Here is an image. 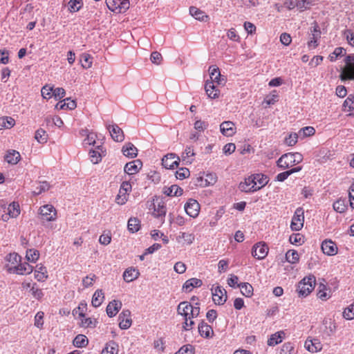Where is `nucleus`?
Returning <instances> with one entry per match:
<instances>
[{
    "label": "nucleus",
    "mask_w": 354,
    "mask_h": 354,
    "mask_svg": "<svg viewBox=\"0 0 354 354\" xmlns=\"http://www.w3.org/2000/svg\"><path fill=\"white\" fill-rule=\"evenodd\" d=\"M128 230L131 233L137 232L140 228V221L138 218L131 217L128 221Z\"/></svg>",
    "instance_id": "2f4dec72"
},
{
    "label": "nucleus",
    "mask_w": 354,
    "mask_h": 354,
    "mask_svg": "<svg viewBox=\"0 0 354 354\" xmlns=\"http://www.w3.org/2000/svg\"><path fill=\"white\" fill-rule=\"evenodd\" d=\"M123 154L130 158H136L138 155L137 148L131 142L126 144L122 149Z\"/></svg>",
    "instance_id": "b1692460"
},
{
    "label": "nucleus",
    "mask_w": 354,
    "mask_h": 354,
    "mask_svg": "<svg viewBox=\"0 0 354 354\" xmlns=\"http://www.w3.org/2000/svg\"><path fill=\"white\" fill-rule=\"evenodd\" d=\"M237 286L241 288V292L244 296L250 297L253 295V287L249 283H240Z\"/></svg>",
    "instance_id": "e433bc0d"
},
{
    "label": "nucleus",
    "mask_w": 354,
    "mask_h": 354,
    "mask_svg": "<svg viewBox=\"0 0 354 354\" xmlns=\"http://www.w3.org/2000/svg\"><path fill=\"white\" fill-rule=\"evenodd\" d=\"M88 339L84 335H77L73 339V345L77 348L85 347L88 344Z\"/></svg>",
    "instance_id": "58836bf2"
},
{
    "label": "nucleus",
    "mask_w": 354,
    "mask_h": 354,
    "mask_svg": "<svg viewBox=\"0 0 354 354\" xmlns=\"http://www.w3.org/2000/svg\"><path fill=\"white\" fill-rule=\"evenodd\" d=\"M298 135L297 133H290L286 138L285 142L288 146H294L297 142Z\"/></svg>",
    "instance_id": "0e129e2a"
},
{
    "label": "nucleus",
    "mask_w": 354,
    "mask_h": 354,
    "mask_svg": "<svg viewBox=\"0 0 354 354\" xmlns=\"http://www.w3.org/2000/svg\"><path fill=\"white\" fill-rule=\"evenodd\" d=\"M323 325L325 326L324 333L326 336L330 337L332 335L335 330V324L330 321V319H324L323 321Z\"/></svg>",
    "instance_id": "a19ab883"
},
{
    "label": "nucleus",
    "mask_w": 354,
    "mask_h": 354,
    "mask_svg": "<svg viewBox=\"0 0 354 354\" xmlns=\"http://www.w3.org/2000/svg\"><path fill=\"white\" fill-rule=\"evenodd\" d=\"M315 285V277L308 276L304 277L298 283L297 292L299 297H306L314 289Z\"/></svg>",
    "instance_id": "f03ea898"
},
{
    "label": "nucleus",
    "mask_w": 354,
    "mask_h": 354,
    "mask_svg": "<svg viewBox=\"0 0 354 354\" xmlns=\"http://www.w3.org/2000/svg\"><path fill=\"white\" fill-rule=\"evenodd\" d=\"M27 260L30 262H35L39 257V252L35 249H29L26 251Z\"/></svg>",
    "instance_id": "09e8293b"
},
{
    "label": "nucleus",
    "mask_w": 354,
    "mask_h": 354,
    "mask_svg": "<svg viewBox=\"0 0 354 354\" xmlns=\"http://www.w3.org/2000/svg\"><path fill=\"white\" fill-rule=\"evenodd\" d=\"M315 133V129L313 127H306L302 128L299 131V134H302L303 137H308L314 135Z\"/></svg>",
    "instance_id": "e2e57ef3"
},
{
    "label": "nucleus",
    "mask_w": 354,
    "mask_h": 354,
    "mask_svg": "<svg viewBox=\"0 0 354 354\" xmlns=\"http://www.w3.org/2000/svg\"><path fill=\"white\" fill-rule=\"evenodd\" d=\"M180 158L175 153H168L162 159V165L166 169H174L179 165Z\"/></svg>",
    "instance_id": "6e6552de"
},
{
    "label": "nucleus",
    "mask_w": 354,
    "mask_h": 354,
    "mask_svg": "<svg viewBox=\"0 0 354 354\" xmlns=\"http://www.w3.org/2000/svg\"><path fill=\"white\" fill-rule=\"evenodd\" d=\"M284 335L285 334L283 331H279L274 334H272L268 340V344L269 346H273L281 343Z\"/></svg>",
    "instance_id": "7c9ffc66"
},
{
    "label": "nucleus",
    "mask_w": 354,
    "mask_h": 354,
    "mask_svg": "<svg viewBox=\"0 0 354 354\" xmlns=\"http://www.w3.org/2000/svg\"><path fill=\"white\" fill-rule=\"evenodd\" d=\"M119 326L121 329L126 330L130 328L132 324L131 318V311L129 310H123L118 316Z\"/></svg>",
    "instance_id": "f8f14e48"
},
{
    "label": "nucleus",
    "mask_w": 354,
    "mask_h": 354,
    "mask_svg": "<svg viewBox=\"0 0 354 354\" xmlns=\"http://www.w3.org/2000/svg\"><path fill=\"white\" fill-rule=\"evenodd\" d=\"M345 53V49L342 47H337L334 50L333 53L329 55V59L330 62H335L336 59L343 55Z\"/></svg>",
    "instance_id": "4d7b16f0"
},
{
    "label": "nucleus",
    "mask_w": 354,
    "mask_h": 354,
    "mask_svg": "<svg viewBox=\"0 0 354 354\" xmlns=\"http://www.w3.org/2000/svg\"><path fill=\"white\" fill-rule=\"evenodd\" d=\"M118 344L114 341H109L106 344L101 354H118Z\"/></svg>",
    "instance_id": "c756f323"
},
{
    "label": "nucleus",
    "mask_w": 354,
    "mask_h": 354,
    "mask_svg": "<svg viewBox=\"0 0 354 354\" xmlns=\"http://www.w3.org/2000/svg\"><path fill=\"white\" fill-rule=\"evenodd\" d=\"M268 253V247L265 243L259 242L252 247V254L257 259H264Z\"/></svg>",
    "instance_id": "0eeeda50"
},
{
    "label": "nucleus",
    "mask_w": 354,
    "mask_h": 354,
    "mask_svg": "<svg viewBox=\"0 0 354 354\" xmlns=\"http://www.w3.org/2000/svg\"><path fill=\"white\" fill-rule=\"evenodd\" d=\"M8 212L1 216L3 221H8L10 218H17L20 214V208L18 203L13 202L7 207Z\"/></svg>",
    "instance_id": "9d476101"
},
{
    "label": "nucleus",
    "mask_w": 354,
    "mask_h": 354,
    "mask_svg": "<svg viewBox=\"0 0 354 354\" xmlns=\"http://www.w3.org/2000/svg\"><path fill=\"white\" fill-rule=\"evenodd\" d=\"M104 298V293H103L102 290H97L94 292L93 297H92V301H91L92 306L95 308L99 307L102 304Z\"/></svg>",
    "instance_id": "c9c22d12"
},
{
    "label": "nucleus",
    "mask_w": 354,
    "mask_h": 354,
    "mask_svg": "<svg viewBox=\"0 0 354 354\" xmlns=\"http://www.w3.org/2000/svg\"><path fill=\"white\" fill-rule=\"evenodd\" d=\"M122 308V302L119 300H113L106 306V314L109 317H113Z\"/></svg>",
    "instance_id": "a211bd4d"
},
{
    "label": "nucleus",
    "mask_w": 354,
    "mask_h": 354,
    "mask_svg": "<svg viewBox=\"0 0 354 354\" xmlns=\"http://www.w3.org/2000/svg\"><path fill=\"white\" fill-rule=\"evenodd\" d=\"M343 106L345 108L348 107V111L354 110V95H349L344 101Z\"/></svg>",
    "instance_id": "13d9d810"
},
{
    "label": "nucleus",
    "mask_w": 354,
    "mask_h": 354,
    "mask_svg": "<svg viewBox=\"0 0 354 354\" xmlns=\"http://www.w3.org/2000/svg\"><path fill=\"white\" fill-rule=\"evenodd\" d=\"M35 277L39 281H43L47 279L46 269L42 265H37L35 272Z\"/></svg>",
    "instance_id": "f704fd0d"
},
{
    "label": "nucleus",
    "mask_w": 354,
    "mask_h": 354,
    "mask_svg": "<svg viewBox=\"0 0 354 354\" xmlns=\"http://www.w3.org/2000/svg\"><path fill=\"white\" fill-rule=\"evenodd\" d=\"M286 259L290 263H296L299 259V254L296 250H290L286 254Z\"/></svg>",
    "instance_id": "c03bdc74"
},
{
    "label": "nucleus",
    "mask_w": 354,
    "mask_h": 354,
    "mask_svg": "<svg viewBox=\"0 0 354 354\" xmlns=\"http://www.w3.org/2000/svg\"><path fill=\"white\" fill-rule=\"evenodd\" d=\"M203 284V282L201 279L196 278H192L187 280L183 286V290L185 292L192 291L193 288H198L201 287Z\"/></svg>",
    "instance_id": "412c9836"
},
{
    "label": "nucleus",
    "mask_w": 354,
    "mask_h": 354,
    "mask_svg": "<svg viewBox=\"0 0 354 354\" xmlns=\"http://www.w3.org/2000/svg\"><path fill=\"white\" fill-rule=\"evenodd\" d=\"M82 5V0H70L68 2V10L71 12H77Z\"/></svg>",
    "instance_id": "49530a36"
},
{
    "label": "nucleus",
    "mask_w": 354,
    "mask_h": 354,
    "mask_svg": "<svg viewBox=\"0 0 354 354\" xmlns=\"http://www.w3.org/2000/svg\"><path fill=\"white\" fill-rule=\"evenodd\" d=\"M36 284L34 283L32 287L30 289V291L32 292V296L37 299H40L44 296V293L42 292L41 289H39L37 287H35Z\"/></svg>",
    "instance_id": "338daca9"
},
{
    "label": "nucleus",
    "mask_w": 354,
    "mask_h": 354,
    "mask_svg": "<svg viewBox=\"0 0 354 354\" xmlns=\"http://www.w3.org/2000/svg\"><path fill=\"white\" fill-rule=\"evenodd\" d=\"M82 319L81 326L82 327L93 328L96 326L97 322L95 319L93 320L90 317L85 318V317H82Z\"/></svg>",
    "instance_id": "864d4df0"
},
{
    "label": "nucleus",
    "mask_w": 354,
    "mask_h": 354,
    "mask_svg": "<svg viewBox=\"0 0 354 354\" xmlns=\"http://www.w3.org/2000/svg\"><path fill=\"white\" fill-rule=\"evenodd\" d=\"M302 160V155L299 153H287L278 159L277 165L281 169H285L293 165L301 162Z\"/></svg>",
    "instance_id": "f257e3e1"
},
{
    "label": "nucleus",
    "mask_w": 354,
    "mask_h": 354,
    "mask_svg": "<svg viewBox=\"0 0 354 354\" xmlns=\"http://www.w3.org/2000/svg\"><path fill=\"white\" fill-rule=\"evenodd\" d=\"M303 236L300 234H293L290 236L289 237V241L292 244H299L301 245L302 243H304Z\"/></svg>",
    "instance_id": "bf43d9fd"
},
{
    "label": "nucleus",
    "mask_w": 354,
    "mask_h": 354,
    "mask_svg": "<svg viewBox=\"0 0 354 354\" xmlns=\"http://www.w3.org/2000/svg\"><path fill=\"white\" fill-rule=\"evenodd\" d=\"M10 272L13 270L18 274H30L33 270V267L28 263H21L18 266H15L12 268L8 269Z\"/></svg>",
    "instance_id": "f3484780"
},
{
    "label": "nucleus",
    "mask_w": 354,
    "mask_h": 354,
    "mask_svg": "<svg viewBox=\"0 0 354 354\" xmlns=\"http://www.w3.org/2000/svg\"><path fill=\"white\" fill-rule=\"evenodd\" d=\"M257 181L255 178L252 176L246 178L244 182H241L239 185V189L244 192H254L257 191Z\"/></svg>",
    "instance_id": "ddd939ff"
},
{
    "label": "nucleus",
    "mask_w": 354,
    "mask_h": 354,
    "mask_svg": "<svg viewBox=\"0 0 354 354\" xmlns=\"http://www.w3.org/2000/svg\"><path fill=\"white\" fill-rule=\"evenodd\" d=\"M205 89L209 97L214 99L218 97L219 91L216 88L214 82L207 81L205 85Z\"/></svg>",
    "instance_id": "393cba45"
},
{
    "label": "nucleus",
    "mask_w": 354,
    "mask_h": 354,
    "mask_svg": "<svg viewBox=\"0 0 354 354\" xmlns=\"http://www.w3.org/2000/svg\"><path fill=\"white\" fill-rule=\"evenodd\" d=\"M35 138L39 143H45L48 140V135L43 129H39L35 132Z\"/></svg>",
    "instance_id": "a18cd8bd"
},
{
    "label": "nucleus",
    "mask_w": 354,
    "mask_h": 354,
    "mask_svg": "<svg viewBox=\"0 0 354 354\" xmlns=\"http://www.w3.org/2000/svg\"><path fill=\"white\" fill-rule=\"evenodd\" d=\"M191 304L187 301L180 302L177 308V311L179 315L184 317V319L189 318L190 315Z\"/></svg>",
    "instance_id": "c85d7f7f"
},
{
    "label": "nucleus",
    "mask_w": 354,
    "mask_h": 354,
    "mask_svg": "<svg viewBox=\"0 0 354 354\" xmlns=\"http://www.w3.org/2000/svg\"><path fill=\"white\" fill-rule=\"evenodd\" d=\"M138 270L135 268H127L123 273V279L126 282H131L136 279L139 276Z\"/></svg>",
    "instance_id": "cd10ccee"
},
{
    "label": "nucleus",
    "mask_w": 354,
    "mask_h": 354,
    "mask_svg": "<svg viewBox=\"0 0 354 354\" xmlns=\"http://www.w3.org/2000/svg\"><path fill=\"white\" fill-rule=\"evenodd\" d=\"M86 310L87 304L83 301L80 302L79 306L73 310V313L78 314L80 317H84Z\"/></svg>",
    "instance_id": "3c124183"
},
{
    "label": "nucleus",
    "mask_w": 354,
    "mask_h": 354,
    "mask_svg": "<svg viewBox=\"0 0 354 354\" xmlns=\"http://www.w3.org/2000/svg\"><path fill=\"white\" fill-rule=\"evenodd\" d=\"M194 238L195 236L193 234L180 232L176 239L178 243H181L182 240H183V244L191 245L194 242Z\"/></svg>",
    "instance_id": "473e14b6"
},
{
    "label": "nucleus",
    "mask_w": 354,
    "mask_h": 354,
    "mask_svg": "<svg viewBox=\"0 0 354 354\" xmlns=\"http://www.w3.org/2000/svg\"><path fill=\"white\" fill-rule=\"evenodd\" d=\"M333 209L339 213H343L347 209L346 199H339L333 203Z\"/></svg>",
    "instance_id": "79ce46f5"
},
{
    "label": "nucleus",
    "mask_w": 354,
    "mask_h": 354,
    "mask_svg": "<svg viewBox=\"0 0 354 354\" xmlns=\"http://www.w3.org/2000/svg\"><path fill=\"white\" fill-rule=\"evenodd\" d=\"M108 129L112 138L116 142H122L124 139V135L122 129L117 124L109 126Z\"/></svg>",
    "instance_id": "dca6fc26"
},
{
    "label": "nucleus",
    "mask_w": 354,
    "mask_h": 354,
    "mask_svg": "<svg viewBox=\"0 0 354 354\" xmlns=\"http://www.w3.org/2000/svg\"><path fill=\"white\" fill-rule=\"evenodd\" d=\"M108 8L112 12L122 13L129 8V0H106Z\"/></svg>",
    "instance_id": "20e7f679"
},
{
    "label": "nucleus",
    "mask_w": 354,
    "mask_h": 354,
    "mask_svg": "<svg viewBox=\"0 0 354 354\" xmlns=\"http://www.w3.org/2000/svg\"><path fill=\"white\" fill-rule=\"evenodd\" d=\"M153 215L155 217L165 216L166 214V207L163 202H160L157 205L153 203Z\"/></svg>",
    "instance_id": "72a5a7b5"
},
{
    "label": "nucleus",
    "mask_w": 354,
    "mask_h": 354,
    "mask_svg": "<svg viewBox=\"0 0 354 354\" xmlns=\"http://www.w3.org/2000/svg\"><path fill=\"white\" fill-rule=\"evenodd\" d=\"M322 250L324 254L332 256L337 253V247L331 240H325L322 243Z\"/></svg>",
    "instance_id": "2eb2a0df"
},
{
    "label": "nucleus",
    "mask_w": 354,
    "mask_h": 354,
    "mask_svg": "<svg viewBox=\"0 0 354 354\" xmlns=\"http://www.w3.org/2000/svg\"><path fill=\"white\" fill-rule=\"evenodd\" d=\"M234 124L231 121H225L220 125L221 133L226 136H231L234 134Z\"/></svg>",
    "instance_id": "5701e85b"
},
{
    "label": "nucleus",
    "mask_w": 354,
    "mask_h": 354,
    "mask_svg": "<svg viewBox=\"0 0 354 354\" xmlns=\"http://www.w3.org/2000/svg\"><path fill=\"white\" fill-rule=\"evenodd\" d=\"M210 82L221 84L223 79H221V75L219 68L216 66H211L209 68Z\"/></svg>",
    "instance_id": "aec40b11"
},
{
    "label": "nucleus",
    "mask_w": 354,
    "mask_h": 354,
    "mask_svg": "<svg viewBox=\"0 0 354 354\" xmlns=\"http://www.w3.org/2000/svg\"><path fill=\"white\" fill-rule=\"evenodd\" d=\"M280 354H296L294 346L290 342H286L283 344Z\"/></svg>",
    "instance_id": "8fccbe9b"
},
{
    "label": "nucleus",
    "mask_w": 354,
    "mask_h": 354,
    "mask_svg": "<svg viewBox=\"0 0 354 354\" xmlns=\"http://www.w3.org/2000/svg\"><path fill=\"white\" fill-rule=\"evenodd\" d=\"M15 121L10 117L0 118V129H10L15 125Z\"/></svg>",
    "instance_id": "37998d69"
},
{
    "label": "nucleus",
    "mask_w": 354,
    "mask_h": 354,
    "mask_svg": "<svg viewBox=\"0 0 354 354\" xmlns=\"http://www.w3.org/2000/svg\"><path fill=\"white\" fill-rule=\"evenodd\" d=\"M305 348L311 353H316L322 350V345L319 339H306L305 342Z\"/></svg>",
    "instance_id": "6ab92c4d"
},
{
    "label": "nucleus",
    "mask_w": 354,
    "mask_h": 354,
    "mask_svg": "<svg viewBox=\"0 0 354 354\" xmlns=\"http://www.w3.org/2000/svg\"><path fill=\"white\" fill-rule=\"evenodd\" d=\"M64 101V103H62V102H60L61 104H60L59 107H58V106L59 105V103L57 104L55 107L57 109H69V110H73V109H75L77 105H76V102L75 100H71L70 98H66Z\"/></svg>",
    "instance_id": "ea45409f"
},
{
    "label": "nucleus",
    "mask_w": 354,
    "mask_h": 354,
    "mask_svg": "<svg viewBox=\"0 0 354 354\" xmlns=\"http://www.w3.org/2000/svg\"><path fill=\"white\" fill-rule=\"evenodd\" d=\"M346 66L342 68L340 79L342 81L354 80V55H348L345 58Z\"/></svg>",
    "instance_id": "7ed1b4c3"
},
{
    "label": "nucleus",
    "mask_w": 354,
    "mask_h": 354,
    "mask_svg": "<svg viewBox=\"0 0 354 354\" xmlns=\"http://www.w3.org/2000/svg\"><path fill=\"white\" fill-rule=\"evenodd\" d=\"M343 317L348 320L354 319V303L344 309L343 312Z\"/></svg>",
    "instance_id": "603ef678"
},
{
    "label": "nucleus",
    "mask_w": 354,
    "mask_h": 354,
    "mask_svg": "<svg viewBox=\"0 0 354 354\" xmlns=\"http://www.w3.org/2000/svg\"><path fill=\"white\" fill-rule=\"evenodd\" d=\"M189 13L196 19L201 21H206L209 19V16L205 15L203 11L194 6L189 8Z\"/></svg>",
    "instance_id": "a878e982"
},
{
    "label": "nucleus",
    "mask_w": 354,
    "mask_h": 354,
    "mask_svg": "<svg viewBox=\"0 0 354 354\" xmlns=\"http://www.w3.org/2000/svg\"><path fill=\"white\" fill-rule=\"evenodd\" d=\"M190 175L189 170L187 168L182 167L178 171L176 172V177L178 179L183 180Z\"/></svg>",
    "instance_id": "6e6d98bb"
},
{
    "label": "nucleus",
    "mask_w": 354,
    "mask_h": 354,
    "mask_svg": "<svg viewBox=\"0 0 354 354\" xmlns=\"http://www.w3.org/2000/svg\"><path fill=\"white\" fill-rule=\"evenodd\" d=\"M252 177H254L255 181H257V185L259 184V186L256 185L257 191L267 185L269 180L267 176L261 174L252 175Z\"/></svg>",
    "instance_id": "4c0bfd02"
},
{
    "label": "nucleus",
    "mask_w": 354,
    "mask_h": 354,
    "mask_svg": "<svg viewBox=\"0 0 354 354\" xmlns=\"http://www.w3.org/2000/svg\"><path fill=\"white\" fill-rule=\"evenodd\" d=\"M344 36L346 37L348 43L354 47V32L351 30L347 29L344 32Z\"/></svg>",
    "instance_id": "774afa93"
},
{
    "label": "nucleus",
    "mask_w": 354,
    "mask_h": 354,
    "mask_svg": "<svg viewBox=\"0 0 354 354\" xmlns=\"http://www.w3.org/2000/svg\"><path fill=\"white\" fill-rule=\"evenodd\" d=\"M50 188L49 184L46 181H43L39 183V185L36 187V189L33 191V194L35 195H39L41 194L43 192L48 190Z\"/></svg>",
    "instance_id": "5fc2aeb1"
},
{
    "label": "nucleus",
    "mask_w": 354,
    "mask_h": 354,
    "mask_svg": "<svg viewBox=\"0 0 354 354\" xmlns=\"http://www.w3.org/2000/svg\"><path fill=\"white\" fill-rule=\"evenodd\" d=\"M142 166V162L140 160H135L127 162L124 166V172L129 175H133L139 171Z\"/></svg>",
    "instance_id": "4468645a"
},
{
    "label": "nucleus",
    "mask_w": 354,
    "mask_h": 354,
    "mask_svg": "<svg viewBox=\"0 0 354 354\" xmlns=\"http://www.w3.org/2000/svg\"><path fill=\"white\" fill-rule=\"evenodd\" d=\"M41 218L46 221H52L56 219L57 212L52 205H45L40 207Z\"/></svg>",
    "instance_id": "423d86ee"
},
{
    "label": "nucleus",
    "mask_w": 354,
    "mask_h": 354,
    "mask_svg": "<svg viewBox=\"0 0 354 354\" xmlns=\"http://www.w3.org/2000/svg\"><path fill=\"white\" fill-rule=\"evenodd\" d=\"M44 313L40 311L38 312L35 317V326L39 328H41L44 324L43 318Z\"/></svg>",
    "instance_id": "69168bd1"
},
{
    "label": "nucleus",
    "mask_w": 354,
    "mask_h": 354,
    "mask_svg": "<svg viewBox=\"0 0 354 354\" xmlns=\"http://www.w3.org/2000/svg\"><path fill=\"white\" fill-rule=\"evenodd\" d=\"M92 59L93 57L89 54H82L80 59L82 66L86 69L91 68L92 66Z\"/></svg>",
    "instance_id": "de8ad7c7"
},
{
    "label": "nucleus",
    "mask_w": 354,
    "mask_h": 354,
    "mask_svg": "<svg viewBox=\"0 0 354 354\" xmlns=\"http://www.w3.org/2000/svg\"><path fill=\"white\" fill-rule=\"evenodd\" d=\"M227 292L217 286L212 292V299L216 305H223L227 300Z\"/></svg>",
    "instance_id": "9b49d317"
},
{
    "label": "nucleus",
    "mask_w": 354,
    "mask_h": 354,
    "mask_svg": "<svg viewBox=\"0 0 354 354\" xmlns=\"http://www.w3.org/2000/svg\"><path fill=\"white\" fill-rule=\"evenodd\" d=\"M89 155H90V158H91V161L93 163L97 164L100 161H101L102 157H101L100 153L97 151L91 150L89 151Z\"/></svg>",
    "instance_id": "680f3d73"
},
{
    "label": "nucleus",
    "mask_w": 354,
    "mask_h": 354,
    "mask_svg": "<svg viewBox=\"0 0 354 354\" xmlns=\"http://www.w3.org/2000/svg\"><path fill=\"white\" fill-rule=\"evenodd\" d=\"M20 153L14 149L8 151L5 156V160L11 165H16L20 160Z\"/></svg>",
    "instance_id": "4be33fe9"
},
{
    "label": "nucleus",
    "mask_w": 354,
    "mask_h": 354,
    "mask_svg": "<svg viewBox=\"0 0 354 354\" xmlns=\"http://www.w3.org/2000/svg\"><path fill=\"white\" fill-rule=\"evenodd\" d=\"M198 333L201 336L208 338L210 337V333L213 334L214 332L212 326L203 320L198 325Z\"/></svg>",
    "instance_id": "bb28decb"
},
{
    "label": "nucleus",
    "mask_w": 354,
    "mask_h": 354,
    "mask_svg": "<svg viewBox=\"0 0 354 354\" xmlns=\"http://www.w3.org/2000/svg\"><path fill=\"white\" fill-rule=\"evenodd\" d=\"M175 354H194V348L189 344L185 345L182 346Z\"/></svg>",
    "instance_id": "052dcab7"
},
{
    "label": "nucleus",
    "mask_w": 354,
    "mask_h": 354,
    "mask_svg": "<svg viewBox=\"0 0 354 354\" xmlns=\"http://www.w3.org/2000/svg\"><path fill=\"white\" fill-rule=\"evenodd\" d=\"M304 209L301 207L296 209L290 225L292 230L299 231L302 228L304 221Z\"/></svg>",
    "instance_id": "39448f33"
},
{
    "label": "nucleus",
    "mask_w": 354,
    "mask_h": 354,
    "mask_svg": "<svg viewBox=\"0 0 354 354\" xmlns=\"http://www.w3.org/2000/svg\"><path fill=\"white\" fill-rule=\"evenodd\" d=\"M185 210L190 217L196 218L200 211V205L197 201L190 198L185 205Z\"/></svg>",
    "instance_id": "1a4fd4ad"
}]
</instances>
